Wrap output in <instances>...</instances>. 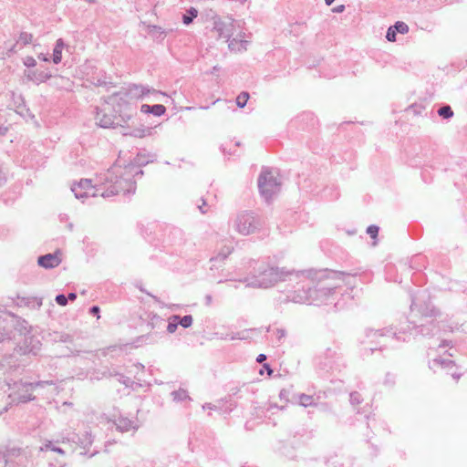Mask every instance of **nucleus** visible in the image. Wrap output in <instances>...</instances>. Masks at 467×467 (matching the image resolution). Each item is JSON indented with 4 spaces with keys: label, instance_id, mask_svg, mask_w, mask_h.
Instances as JSON below:
<instances>
[{
    "label": "nucleus",
    "instance_id": "nucleus-1",
    "mask_svg": "<svg viewBox=\"0 0 467 467\" xmlns=\"http://www.w3.org/2000/svg\"><path fill=\"white\" fill-rule=\"evenodd\" d=\"M135 172L137 170L133 165L121 167L119 163H114L104 173L99 174L95 186L92 185L91 180L82 179L71 186V191L77 199L83 201L90 196L109 198L119 194H134L135 183L132 182V176Z\"/></svg>",
    "mask_w": 467,
    "mask_h": 467
},
{
    "label": "nucleus",
    "instance_id": "nucleus-2",
    "mask_svg": "<svg viewBox=\"0 0 467 467\" xmlns=\"http://www.w3.org/2000/svg\"><path fill=\"white\" fill-rule=\"evenodd\" d=\"M253 276L245 278L243 282L247 283V286L254 288H268L278 282L285 281L290 275L298 273L294 270H288L285 267L271 266L264 262L253 261Z\"/></svg>",
    "mask_w": 467,
    "mask_h": 467
},
{
    "label": "nucleus",
    "instance_id": "nucleus-3",
    "mask_svg": "<svg viewBox=\"0 0 467 467\" xmlns=\"http://www.w3.org/2000/svg\"><path fill=\"white\" fill-rule=\"evenodd\" d=\"M213 30H215L220 37L225 38L228 42V47L232 51L241 52L247 49L249 41L241 37L242 34L239 33L234 37L235 31V21L230 17L227 20H223L218 15L213 16Z\"/></svg>",
    "mask_w": 467,
    "mask_h": 467
},
{
    "label": "nucleus",
    "instance_id": "nucleus-4",
    "mask_svg": "<svg viewBox=\"0 0 467 467\" xmlns=\"http://www.w3.org/2000/svg\"><path fill=\"white\" fill-rule=\"evenodd\" d=\"M265 224V222L260 215L250 211L239 213L234 221L235 231L242 235H250L260 232Z\"/></svg>",
    "mask_w": 467,
    "mask_h": 467
},
{
    "label": "nucleus",
    "instance_id": "nucleus-5",
    "mask_svg": "<svg viewBox=\"0 0 467 467\" xmlns=\"http://www.w3.org/2000/svg\"><path fill=\"white\" fill-rule=\"evenodd\" d=\"M368 343L380 345L383 341L381 339L392 338L399 341H407V337H402L406 334L403 327H388L380 329L367 328L365 330Z\"/></svg>",
    "mask_w": 467,
    "mask_h": 467
},
{
    "label": "nucleus",
    "instance_id": "nucleus-6",
    "mask_svg": "<svg viewBox=\"0 0 467 467\" xmlns=\"http://www.w3.org/2000/svg\"><path fill=\"white\" fill-rule=\"evenodd\" d=\"M258 188L262 197L269 202L279 192L280 183L270 171L263 168L258 177Z\"/></svg>",
    "mask_w": 467,
    "mask_h": 467
},
{
    "label": "nucleus",
    "instance_id": "nucleus-7",
    "mask_svg": "<svg viewBox=\"0 0 467 467\" xmlns=\"http://www.w3.org/2000/svg\"><path fill=\"white\" fill-rule=\"evenodd\" d=\"M338 285L318 284L310 287V305H327L335 299L336 289Z\"/></svg>",
    "mask_w": 467,
    "mask_h": 467
},
{
    "label": "nucleus",
    "instance_id": "nucleus-8",
    "mask_svg": "<svg viewBox=\"0 0 467 467\" xmlns=\"http://www.w3.org/2000/svg\"><path fill=\"white\" fill-rule=\"evenodd\" d=\"M342 356L338 346L327 348L325 352L318 357V366L322 369H335L341 366Z\"/></svg>",
    "mask_w": 467,
    "mask_h": 467
},
{
    "label": "nucleus",
    "instance_id": "nucleus-9",
    "mask_svg": "<svg viewBox=\"0 0 467 467\" xmlns=\"http://www.w3.org/2000/svg\"><path fill=\"white\" fill-rule=\"evenodd\" d=\"M400 327L405 328L406 334H402V337H407L409 341L411 337H415L418 335L432 336L436 330V325L433 321H430L420 326L413 325L408 320L400 324Z\"/></svg>",
    "mask_w": 467,
    "mask_h": 467
},
{
    "label": "nucleus",
    "instance_id": "nucleus-10",
    "mask_svg": "<svg viewBox=\"0 0 467 467\" xmlns=\"http://www.w3.org/2000/svg\"><path fill=\"white\" fill-rule=\"evenodd\" d=\"M33 35L27 32H21L18 39L15 44L8 45L6 42L0 47V57H10L12 54L16 53V47H23L32 42Z\"/></svg>",
    "mask_w": 467,
    "mask_h": 467
},
{
    "label": "nucleus",
    "instance_id": "nucleus-11",
    "mask_svg": "<svg viewBox=\"0 0 467 467\" xmlns=\"http://www.w3.org/2000/svg\"><path fill=\"white\" fill-rule=\"evenodd\" d=\"M37 263L46 269H51L57 266L61 263L58 253L47 254L38 257Z\"/></svg>",
    "mask_w": 467,
    "mask_h": 467
},
{
    "label": "nucleus",
    "instance_id": "nucleus-12",
    "mask_svg": "<svg viewBox=\"0 0 467 467\" xmlns=\"http://www.w3.org/2000/svg\"><path fill=\"white\" fill-rule=\"evenodd\" d=\"M28 80L34 82L36 85L46 82L52 78V74L49 70H29L26 74Z\"/></svg>",
    "mask_w": 467,
    "mask_h": 467
},
{
    "label": "nucleus",
    "instance_id": "nucleus-13",
    "mask_svg": "<svg viewBox=\"0 0 467 467\" xmlns=\"http://www.w3.org/2000/svg\"><path fill=\"white\" fill-rule=\"evenodd\" d=\"M310 287L305 288L303 286L302 289H298L294 291L291 295H289L288 300L298 303V304H309L310 305Z\"/></svg>",
    "mask_w": 467,
    "mask_h": 467
},
{
    "label": "nucleus",
    "instance_id": "nucleus-14",
    "mask_svg": "<svg viewBox=\"0 0 467 467\" xmlns=\"http://www.w3.org/2000/svg\"><path fill=\"white\" fill-rule=\"evenodd\" d=\"M129 91L137 99H142L150 93L164 95V93L162 92H159L153 88H150L148 86L140 84H132L131 86H130Z\"/></svg>",
    "mask_w": 467,
    "mask_h": 467
},
{
    "label": "nucleus",
    "instance_id": "nucleus-15",
    "mask_svg": "<svg viewBox=\"0 0 467 467\" xmlns=\"http://www.w3.org/2000/svg\"><path fill=\"white\" fill-rule=\"evenodd\" d=\"M41 343L39 340L34 338L33 337H26L24 339V347H21L23 349V353H32L36 355L37 351L40 349Z\"/></svg>",
    "mask_w": 467,
    "mask_h": 467
},
{
    "label": "nucleus",
    "instance_id": "nucleus-16",
    "mask_svg": "<svg viewBox=\"0 0 467 467\" xmlns=\"http://www.w3.org/2000/svg\"><path fill=\"white\" fill-rule=\"evenodd\" d=\"M150 161H151L149 159H145V157L142 156L141 154H138L135 159V162H129L128 164L122 165L119 161H117L115 163H119L121 167H127L129 165L135 166L137 172H135V174L132 176V182L136 184V182L134 180L135 176H138V175L141 176L143 174V171L140 167L146 165Z\"/></svg>",
    "mask_w": 467,
    "mask_h": 467
},
{
    "label": "nucleus",
    "instance_id": "nucleus-17",
    "mask_svg": "<svg viewBox=\"0 0 467 467\" xmlns=\"http://www.w3.org/2000/svg\"><path fill=\"white\" fill-rule=\"evenodd\" d=\"M96 119L101 128H114L116 125H119V123L116 121V117L109 114H101L98 111Z\"/></svg>",
    "mask_w": 467,
    "mask_h": 467
},
{
    "label": "nucleus",
    "instance_id": "nucleus-18",
    "mask_svg": "<svg viewBox=\"0 0 467 467\" xmlns=\"http://www.w3.org/2000/svg\"><path fill=\"white\" fill-rule=\"evenodd\" d=\"M115 425L117 430H119L120 432H127L130 430H136L137 427L131 420L124 417H119L115 420Z\"/></svg>",
    "mask_w": 467,
    "mask_h": 467
},
{
    "label": "nucleus",
    "instance_id": "nucleus-19",
    "mask_svg": "<svg viewBox=\"0 0 467 467\" xmlns=\"http://www.w3.org/2000/svg\"><path fill=\"white\" fill-rule=\"evenodd\" d=\"M140 111L143 112V113H150V114H153L154 116H162L163 114H165L166 112V108L161 105V104H155V105H148V104H143L141 105L140 107Z\"/></svg>",
    "mask_w": 467,
    "mask_h": 467
},
{
    "label": "nucleus",
    "instance_id": "nucleus-20",
    "mask_svg": "<svg viewBox=\"0 0 467 467\" xmlns=\"http://www.w3.org/2000/svg\"><path fill=\"white\" fill-rule=\"evenodd\" d=\"M147 31H148V34L154 40H157V41H162L166 37V36H167V31H165L161 26H155V25L148 26Z\"/></svg>",
    "mask_w": 467,
    "mask_h": 467
},
{
    "label": "nucleus",
    "instance_id": "nucleus-21",
    "mask_svg": "<svg viewBox=\"0 0 467 467\" xmlns=\"http://www.w3.org/2000/svg\"><path fill=\"white\" fill-rule=\"evenodd\" d=\"M78 437V442L81 448H83L85 452L83 454H88V448L92 445L94 441V438L90 431H86L82 436L76 435Z\"/></svg>",
    "mask_w": 467,
    "mask_h": 467
},
{
    "label": "nucleus",
    "instance_id": "nucleus-22",
    "mask_svg": "<svg viewBox=\"0 0 467 467\" xmlns=\"http://www.w3.org/2000/svg\"><path fill=\"white\" fill-rule=\"evenodd\" d=\"M171 245H179L182 242V232L177 228H171L165 239Z\"/></svg>",
    "mask_w": 467,
    "mask_h": 467
},
{
    "label": "nucleus",
    "instance_id": "nucleus-23",
    "mask_svg": "<svg viewBox=\"0 0 467 467\" xmlns=\"http://www.w3.org/2000/svg\"><path fill=\"white\" fill-rule=\"evenodd\" d=\"M454 366H455L454 361H452L451 359H446V358H443L441 357L433 358L430 362V368L432 369H434L435 368H438V367H441L442 368H451Z\"/></svg>",
    "mask_w": 467,
    "mask_h": 467
},
{
    "label": "nucleus",
    "instance_id": "nucleus-24",
    "mask_svg": "<svg viewBox=\"0 0 467 467\" xmlns=\"http://www.w3.org/2000/svg\"><path fill=\"white\" fill-rule=\"evenodd\" d=\"M65 47V43L62 38H58L53 49L52 60L55 64H58L62 60V51Z\"/></svg>",
    "mask_w": 467,
    "mask_h": 467
},
{
    "label": "nucleus",
    "instance_id": "nucleus-25",
    "mask_svg": "<svg viewBox=\"0 0 467 467\" xmlns=\"http://www.w3.org/2000/svg\"><path fill=\"white\" fill-rule=\"evenodd\" d=\"M331 274L333 275V278L341 280L349 285H353L352 280H354L356 277L355 275H350V274L345 273V272H334L333 271V272H331Z\"/></svg>",
    "mask_w": 467,
    "mask_h": 467
},
{
    "label": "nucleus",
    "instance_id": "nucleus-26",
    "mask_svg": "<svg viewBox=\"0 0 467 467\" xmlns=\"http://www.w3.org/2000/svg\"><path fill=\"white\" fill-rule=\"evenodd\" d=\"M234 251V246L232 244L223 245L221 250L218 252L217 255L213 260H224L226 259Z\"/></svg>",
    "mask_w": 467,
    "mask_h": 467
},
{
    "label": "nucleus",
    "instance_id": "nucleus-27",
    "mask_svg": "<svg viewBox=\"0 0 467 467\" xmlns=\"http://www.w3.org/2000/svg\"><path fill=\"white\" fill-rule=\"evenodd\" d=\"M171 318L174 319V321L178 320L179 325H181L184 328L190 327L192 325V320H193L192 317L191 315H186L182 317L175 315V316H172Z\"/></svg>",
    "mask_w": 467,
    "mask_h": 467
},
{
    "label": "nucleus",
    "instance_id": "nucleus-28",
    "mask_svg": "<svg viewBox=\"0 0 467 467\" xmlns=\"http://www.w3.org/2000/svg\"><path fill=\"white\" fill-rule=\"evenodd\" d=\"M198 10L194 7H191L187 10V13L182 16V22L184 25H190L192 20L197 17Z\"/></svg>",
    "mask_w": 467,
    "mask_h": 467
},
{
    "label": "nucleus",
    "instance_id": "nucleus-29",
    "mask_svg": "<svg viewBox=\"0 0 467 467\" xmlns=\"http://www.w3.org/2000/svg\"><path fill=\"white\" fill-rule=\"evenodd\" d=\"M171 396L173 398V400L175 401H183L186 400H190L188 392L183 389H179L178 390L172 391Z\"/></svg>",
    "mask_w": 467,
    "mask_h": 467
},
{
    "label": "nucleus",
    "instance_id": "nucleus-30",
    "mask_svg": "<svg viewBox=\"0 0 467 467\" xmlns=\"http://www.w3.org/2000/svg\"><path fill=\"white\" fill-rule=\"evenodd\" d=\"M438 114L440 117H442L443 119H448L453 116V111L449 105H445V106L441 107L438 109Z\"/></svg>",
    "mask_w": 467,
    "mask_h": 467
},
{
    "label": "nucleus",
    "instance_id": "nucleus-31",
    "mask_svg": "<svg viewBox=\"0 0 467 467\" xmlns=\"http://www.w3.org/2000/svg\"><path fill=\"white\" fill-rule=\"evenodd\" d=\"M299 404L304 407H308L314 405V398L313 396L301 394L298 398Z\"/></svg>",
    "mask_w": 467,
    "mask_h": 467
},
{
    "label": "nucleus",
    "instance_id": "nucleus-32",
    "mask_svg": "<svg viewBox=\"0 0 467 467\" xmlns=\"http://www.w3.org/2000/svg\"><path fill=\"white\" fill-rule=\"evenodd\" d=\"M419 312L424 317H436L439 311L432 306H426L424 309H419Z\"/></svg>",
    "mask_w": 467,
    "mask_h": 467
},
{
    "label": "nucleus",
    "instance_id": "nucleus-33",
    "mask_svg": "<svg viewBox=\"0 0 467 467\" xmlns=\"http://www.w3.org/2000/svg\"><path fill=\"white\" fill-rule=\"evenodd\" d=\"M248 99H249L248 92H245V91L241 92L236 98V105L239 108H244L246 105Z\"/></svg>",
    "mask_w": 467,
    "mask_h": 467
},
{
    "label": "nucleus",
    "instance_id": "nucleus-34",
    "mask_svg": "<svg viewBox=\"0 0 467 467\" xmlns=\"http://www.w3.org/2000/svg\"><path fill=\"white\" fill-rule=\"evenodd\" d=\"M393 27L397 33L407 34L409 32V26L402 21L396 22Z\"/></svg>",
    "mask_w": 467,
    "mask_h": 467
},
{
    "label": "nucleus",
    "instance_id": "nucleus-35",
    "mask_svg": "<svg viewBox=\"0 0 467 467\" xmlns=\"http://www.w3.org/2000/svg\"><path fill=\"white\" fill-rule=\"evenodd\" d=\"M55 340H58L60 342H72L73 340V337L69 334H67V333H57L56 334V337H55Z\"/></svg>",
    "mask_w": 467,
    "mask_h": 467
},
{
    "label": "nucleus",
    "instance_id": "nucleus-36",
    "mask_svg": "<svg viewBox=\"0 0 467 467\" xmlns=\"http://www.w3.org/2000/svg\"><path fill=\"white\" fill-rule=\"evenodd\" d=\"M349 400H350V403L352 405L360 404L362 401L361 395L358 391L351 392L350 396H349Z\"/></svg>",
    "mask_w": 467,
    "mask_h": 467
},
{
    "label": "nucleus",
    "instance_id": "nucleus-37",
    "mask_svg": "<svg viewBox=\"0 0 467 467\" xmlns=\"http://www.w3.org/2000/svg\"><path fill=\"white\" fill-rule=\"evenodd\" d=\"M45 450L46 451H56V452H58L62 455L65 454V451L63 449H61L60 447H57L55 446L51 441H48L47 444H45Z\"/></svg>",
    "mask_w": 467,
    "mask_h": 467
},
{
    "label": "nucleus",
    "instance_id": "nucleus-38",
    "mask_svg": "<svg viewBox=\"0 0 467 467\" xmlns=\"http://www.w3.org/2000/svg\"><path fill=\"white\" fill-rule=\"evenodd\" d=\"M379 226L375 225V224H371L369 225L368 228H367V234L371 237V238H376L378 236V234H379Z\"/></svg>",
    "mask_w": 467,
    "mask_h": 467
},
{
    "label": "nucleus",
    "instance_id": "nucleus-39",
    "mask_svg": "<svg viewBox=\"0 0 467 467\" xmlns=\"http://www.w3.org/2000/svg\"><path fill=\"white\" fill-rule=\"evenodd\" d=\"M275 335L277 343H281L282 340L285 337L286 332L284 328H276L275 330Z\"/></svg>",
    "mask_w": 467,
    "mask_h": 467
},
{
    "label": "nucleus",
    "instance_id": "nucleus-40",
    "mask_svg": "<svg viewBox=\"0 0 467 467\" xmlns=\"http://www.w3.org/2000/svg\"><path fill=\"white\" fill-rule=\"evenodd\" d=\"M396 36L397 31L394 29L393 26H389L386 34V38L388 39V41L394 42L396 40Z\"/></svg>",
    "mask_w": 467,
    "mask_h": 467
},
{
    "label": "nucleus",
    "instance_id": "nucleus-41",
    "mask_svg": "<svg viewBox=\"0 0 467 467\" xmlns=\"http://www.w3.org/2000/svg\"><path fill=\"white\" fill-rule=\"evenodd\" d=\"M55 301L57 305L65 306L67 304V298L64 294H59L56 296Z\"/></svg>",
    "mask_w": 467,
    "mask_h": 467
},
{
    "label": "nucleus",
    "instance_id": "nucleus-42",
    "mask_svg": "<svg viewBox=\"0 0 467 467\" xmlns=\"http://www.w3.org/2000/svg\"><path fill=\"white\" fill-rule=\"evenodd\" d=\"M178 325H179L178 320L174 321V319H172L171 317V320L167 326V331L171 334L174 333L178 327Z\"/></svg>",
    "mask_w": 467,
    "mask_h": 467
},
{
    "label": "nucleus",
    "instance_id": "nucleus-43",
    "mask_svg": "<svg viewBox=\"0 0 467 467\" xmlns=\"http://www.w3.org/2000/svg\"><path fill=\"white\" fill-rule=\"evenodd\" d=\"M130 136L137 138H143L146 135V130L144 129H135L129 133Z\"/></svg>",
    "mask_w": 467,
    "mask_h": 467
},
{
    "label": "nucleus",
    "instance_id": "nucleus-44",
    "mask_svg": "<svg viewBox=\"0 0 467 467\" xmlns=\"http://www.w3.org/2000/svg\"><path fill=\"white\" fill-rule=\"evenodd\" d=\"M115 376L118 377V380L125 385V386H130V384L131 383V379L129 378V377H126L124 375H121V374H115Z\"/></svg>",
    "mask_w": 467,
    "mask_h": 467
},
{
    "label": "nucleus",
    "instance_id": "nucleus-45",
    "mask_svg": "<svg viewBox=\"0 0 467 467\" xmlns=\"http://www.w3.org/2000/svg\"><path fill=\"white\" fill-rule=\"evenodd\" d=\"M24 65L26 67H34L36 65V62L33 57H26L24 59Z\"/></svg>",
    "mask_w": 467,
    "mask_h": 467
},
{
    "label": "nucleus",
    "instance_id": "nucleus-46",
    "mask_svg": "<svg viewBox=\"0 0 467 467\" xmlns=\"http://www.w3.org/2000/svg\"><path fill=\"white\" fill-rule=\"evenodd\" d=\"M49 384H52V381H36V382L29 383V386H31L32 388H36V387H43L45 385H49Z\"/></svg>",
    "mask_w": 467,
    "mask_h": 467
},
{
    "label": "nucleus",
    "instance_id": "nucleus-47",
    "mask_svg": "<svg viewBox=\"0 0 467 467\" xmlns=\"http://www.w3.org/2000/svg\"><path fill=\"white\" fill-rule=\"evenodd\" d=\"M6 182V175L3 171V167L0 164V187H2Z\"/></svg>",
    "mask_w": 467,
    "mask_h": 467
},
{
    "label": "nucleus",
    "instance_id": "nucleus-48",
    "mask_svg": "<svg viewBox=\"0 0 467 467\" xmlns=\"http://www.w3.org/2000/svg\"><path fill=\"white\" fill-rule=\"evenodd\" d=\"M35 400V397L32 394L23 395V396L19 397V400L21 402H27V401H30V400Z\"/></svg>",
    "mask_w": 467,
    "mask_h": 467
},
{
    "label": "nucleus",
    "instance_id": "nucleus-49",
    "mask_svg": "<svg viewBox=\"0 0 467 467\" xmlns=\"http://www.w3.org/2000/svg\"><path fill=\"white\" fill-rule=\"evenodd\" d=\"M99 311H100V309L98 306H93L89 308V313L93 316H97L98 318L99 317Z\"/></svg>",
    "mask_w": 467,
    "mask_h": 467
},
{
    "label": "nucleus",
    "instance_id": "nucleus-50",
    "mask_svg": "<svg viewBox=\"0 0 467 467\" xmlns=\"http://www.w3.org/2000/svg\"><path fill=\"white\" fill-rule=\"evenodd\" d=\"M202 205H199L198 208L200 212L204 214L207 213V209H205V207L207 206V202L204 199H202Z\"/></svg>",
    "mask_w": 467,
    "mask_h": 467
},
{
    "label": "nucleus",
    "instance_id": "nucleus-51",
    "mask_svg": "<svg viewBox=\"0 0 467 467\" xmlns=\"http://www.w3.org/2000/svg\"><path fill=\"white\" fill-rule=\"evenodd\" d=\"M139 289L142 292V293H145L146 295L150 296V297H152L156 302H159V299L157 296H153L152 294H150V292H148L147 290H145L142 286H138Z\"/></svg>",
    "mask_w": 467,
    "mask_h": 467
},
{
    "label": "nucleus",
    "instance_id": "nucleus-52",
    "mask_svg": "<svg viewBox=\"0 0 467 467\" xmlns=\"http://www.w3.org/2000/svg\"><path fill=\"white\" fill-rule=\"evenodd\" d=\"M345 10V5H340L333 8L334 13H342Z\"/></svg>",
    "mask_w": 467,
    "mask_h": 467
},
{
    "label": "nucleus",
    "instance_id": "nucleus-53",
    "mask_svg": "<svg viewBox=\"0 0 467 467\" xmlns=\"http://www.w3.org/2000/svg\"><path fill=\"white\" fill-rule=\"evenodd\" d=\"M266 359V356L265 354H260L258 355V357L256 358V361L258 363H262L263 361H265Z\"/></svg>",
    "mask_w": 467,
    "mask_h": 467
},
{
    "label": "nucleus",
    "instance_id": "nucleus-54",
    "mask_svg": "<svg viewBox=\"0 0 467 467\" xmlns=\"http://www.w3.org/2000/svg\"><path fill=\"white\" fill-rule=\"evenodd\" d=\"M37 57L42 61H48L49 58L47 54L40 53Z\"/></svg>",
    "mask_w": 467,
    "mask_h": 467
},
{
    "label": "nucleus",
    "instance_id": "nucleus-55",
    "mask_svg": "<svg viewBox=\"0 0 467 467\" xmlns=\"http://www.w3.org/2000/svg\"><path fill=\"white\" fill-rule=\"evenodd\" d=\"M33 300H34V302H36V307H37V308H40V307H41V306H42V304H43V303H42V298L34 297V298H33Z\"/></svg>",
    "mask_w": 467,
    "mask_h": 467
},
{
    "label": "nucleus",
    "instance_id": "nucleus-56",
    "mask_svg": "<svg viewBox=\"0 0 467 467\" xmlns=\"http://www.w3.org/2000/svg\"><path fill=\"white\" fill-rule=\"evenodd\" d=\"M422 257L420 255H415L412 259H411V264L412 265H416L420 260H421Z\"/></svg>",
    "mask_w": 467,
    "mask_h": 467
},
{
    "label": "nucleus",
    "instance_id": "nucleus-57",
    "mask_svg": "<svg viewBox=\"0 0 467 467\" xmlns=\"http://www.w3.org/2000/svg\"><path fill=\"white\" fill-rule=\"evenodd\" d=\"M67 301L68 300L74 301L77 298V294L76 293H69L67 295Z\"/></svg>",
    "mask_w": 467,
    "mask_h": 467
},
{
    "label": "nucleus",
    "instance_id": "nucleus-58",
    "mask_svg": "<svg viewBox=\"0 0 467 467\" xmlns=\"http://www.w3.org/2000/svg\"><path fill=\"white\" fill-rule=\"evenodd\" d=\"M263 368H265V370H267L268 375H272L273 369L270 368L268 364H264Z\"/></svg>",
    "mask_w": 467,
    "mask_h": 467
},
{
    "label": "nucleus",
    "instance_id": "nucleus-59",
    "mask_svg": "<svg viewBox=\"0 0 467 467\" xmlns=\"http://www.w3.org/2000/svg\"><path fill=\"white\" fill-rule=\"evenodd\" d=\"M239 335H240V333H237V334L232 335V336H230V337H229V338H230L231 340H234V339H243V337H241Z\"/></svg>",
    "mask_w": 467,
    "mask_h": 467
},
{
    "label": "nucleus",
    "instance_id": "nucleus-60",
    "mask_svg": "<svg viewBox=\"0 0 467 467\" xmlns=\"http://www.w3.org/2000/svg\"><path fill=\"white\" fill-rule=\"evenodd\" d=\"M212 300H213V297H212V296H211V295H207V296H205L206 305H208V306H209V305H211Z\"/></svg>",
    "mask_w": 467,
    "mask_h": 467
},
{
    "label": "nucleus",
    "instance_id": "nucleus-61",
    "mask_svg": "<svg viewBox=\"0 0 467 467\" xmlns=\"http://www.w3.org/2000/svg\"><path fill=\"white\" fill-rule=\"evenodd\" d=\"M238 391H239V389H238L237 387L233 388V389H231V394H232V395H236V394L238 393Z\"/></svg>",
    "mask_w": 467,
    "mask_h": 467
},
{
    "label": "nucleus",
    "instance_id": "nucleus-62",
    "mask_svg": "<svg viewBox=\"0 0 467 467\" xmlns=\"http://www.w3.org/2000/svg\"><path fill=\"white\" fill-rule=\"evenodd\" d=\"M451 376H452L453 379L458 380L460 379V377H461V374L452 372Z\"/></svg>",
    "mask_w": 467,
    "mask_h": 467
},
{
    "label": "nucleus",
    "instance_id": "nucleus-63",
    "mask_svg": "<svg viewBox=\"0 0 467 467\" xmlns=\"http://www.w3.org/2000/svg\"><path fill=\"white\" fill-rule=\"evenodd\" d=\"M417 307H418V306H417V304H416L415 300L413 299V300L411 301L410 308H411V309H414V308H417Z\"/></svg>",
    "mask_w": 467,
    "mask_h": 467
},
{
    "label": "nucleus",
    "instance_id": "nucleus-64",
    "mask_svg": "<svg viewBox=\"0 0 467 467\" xmlns=\"http://www.w3.org/2000/svg\"><path fill=\"white\" fill-rule=\"evenodd\" d=\"M64 465L59 463V464H53V463H49V467H63Z\"/></svg>",
    "mask_w": 467,
    "mask_h": 467
}]
</instances>
